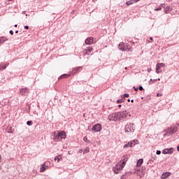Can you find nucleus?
<instances>
[{"label":"nucleus","mask_w":179,"mask_h":179,"mask_svg":"<svg viewBox=\"0 0 179 179\" xmlns=\"http://www.w3.org/2000/svg\"><path fill=\"white\" fill-rule=\"evenodd\" d=\"M85 44L90 45V44H93V37H90L85 40Z\"/></svg>","instance_id":"nucleus-11"},{"label":"nucleus","mask_w":179,"mask_h":179,"mask_svg":"<svg viewBox=\"0 0 179 179\" xmlns=\"http://www.w3.org/2000/svg\"><path fill=\"white\" fill-rule=\"evenodd\" d=\"M92 48H88L87 50H85V52H86V54H87V52H92Z\"/></svg>","instance_id":"nucleus-22"},{"label":"nucleus","mask_w":179,"mask_h":179,"mask_svg":"<svg viewBox=\"0 0 179 179\" xmlns=\"http://www.w3.org/2000/svg\"><path fill=\"white\" fill-rule=\"evenodd\" d=\"M9 65L8 64H6L5 66H0V71H3V69H6V66Z\"/></svg>","instance_id":"nucleus-20"},{"label":"nucleus","mask_w":179,"mask_h":179,"mask_svg":"<svg viewBox=\"0 0 179 179\" xmlns=\"http://www.w3.org/2000/svg\"><path fill=\"white\" fill-rule=\"evenodd\" d=\"M177 150L179 152V145L177 147Z\"/></svg>","instance_id":"nucleus-45"},{"label":"nucleus","mask_w":179,"mask_h":179,"mask_svg":"<svg viewBox=\"0 0 179 179\" xmlns=\"http://www.w3.org/2000/svg\"><path fill=\"white\" fill-rule=\"evenodd\" d=\"M127 101H128V102L131 101V99H128Z\"/></svg>","instance_id":"nucleus-50"},{"label":"nucleus","mask_w":179,"mask_h":179,"mask_svg":"<svg viewBox=\"0 0 179 179\" xmlns=\"http://www.w3.org/2000/svg\"><path fill=\"white\" fill-rule=\"evenodd\" d=\"M118 48L120 51H125V43L124 42L120 43L118 45Z\"/></svg>","instance_id":"nucleus-10"},{"label":"nucleus","mask_w":179,"mask_h":179,"mask_svg":"<svg viewBox=\"0 0 179 179\" xmlns=\"http://www.w3.org/2000/svg\"><path fill=\"white\" fill-rule=\"evenodd\" d=\"M141 0H134V3H136V2H139Z\"/></svg>","instance_id":"nucleus-42"},{"label":"nucleus","mask_w":179,"mask_h":179,"mask_svg":"<svg viewBox=\"0 0 179 179\" xmlns=\"http://www.w3.org/2000/svg\"><path fill=\"white\" fill-rule=\"evenodd\" d=\"M131 142H133L132 146H135V145H137V143H138V140H133L131 141Z\"/></svg>","instance_id":"nucleus-25"},{"label":"nucleus","mask_w":179,"mask_h":179,"mask_svg":"<svg viewBox=\"0 0 179 179\" xmlns=\"http://www.w3.org/2000/svg\"><path fill=\"white\" fill-rule=\"evenodd\" d=\"M118 107H121V105H118Z\"/></svg>","instance_id":"nucleus-53"},{"label":"nucleus","mask_w":179,"mask_h":179,"mask_svg":"<svg viewBox=\"0 0 179 179\" xmlns=\"http://www.w3.org/2000/svg\"><path fill=\"white\" fill-rule=\"evenodd\" d=\"M123 97H129V94H124Z\"/></svg>","instance_id":"nucleus-33"},{"label":"nucleus","mask_w":179,"mask_h":179,"mask_svg":"<svg viewBox=\"0 0 179 179\" xmlns=\"http://www.w3.org/2000/svg\"><path fill=\"white\" fill-rule=\"evenodd\" d=\"M138 89H139V90H143V87L140 86V87H138Z\"/></svg>","instance_id":"nucleus-36"},{"label":"nucleus","mask_w":179,"mask_h":179,"mask_svg":"<svg viewBox=\"0 0 179 179\" xmlns=\"http://www.w3.org/2000/svg\"><path fill=\"white\" fill-rule=\"evenodd\" d=\"M24 29H26L27 30H29V26L27 25L24 26Z\"/></svg>","instance_id":"nucleus-38"},{"label":"nucleus","mask_w":179,"mask_h":179,"mask_svg":"<svg viewBox=\"0 0 179 179\" xmlns=\"http://www.w3.org/2000/svg\"><path fill=\"white\" fill-rule=\"evenodd\" d=\"M1 159H2V157L0 155V160H1Z\"/></svg>","instance_id":"nucleus-52"},{"label":"nucleus","mask_w":179,"mask_h":179,"mask_svg":"<svg viewBox=\"0 0 179 179\" xmlns=\"http://www.w3.org/2000/svg\"><path fill=\"white\" fill-rule=\"evenodd\" d=\"M131 103H134V99H131Z\"/></svg>","instance_id":"nucleus-49"},{"label":"nucleus","mask_w":179,"mask_h":179,"mask_svg":"<svg viewBox=\"0 0 179 179\" xmlns=\"http://www.w3.org/2000/svg\"><path fill=\"white\" fill-rule=\"evenodd\" d=\"M8 1H12V0H8Z\"/></svg>","instance_id":"nucleus-55"},{"label":"nucleus","mask_w":179,"mask_h":179,"mask_svg":"<svg viewBox=\"0 0 179 179\" xmlns=\"http://www.w3.org/2000/svg\"><path fill=\"white\" fill-rule=\"evenodd\" d=\"M142 164H143V159H138L137 161V164H136L137 167H141V166H142Z\"/></svg>","instance_id":"nucleus-14"},{"label":"nucleus","mask_w":179,"mask_h":179,"mask_svg":"<svg viewBox=\"0 0 179 179\" xmlns=\"http://www.w3.org/2000/svg\"><path fill=\"white\" fill-rule=\"evenodd\" d=\"M20 93L22 96H27L29 94V90L27 87L20 90Z\"/></svg>","instance_id":"nucleus-8"},{"label":"nucleus","mask_w":179,"mask_h":179,"mask_svg":"<svg viewBox=\"0 0 179 179\" xmlns=\"http://www.w3.org/2000/svg\"><path fill=\"white\" fill-rule=\"evenodd\" d=\"M117 117L119 118V121H122L124 118H127V117H131V115L128 113V111L124 110L122 112H117Z\"/></svg>","instance_id":"nucleus-2"},{"label":"nucleus","mask_w":179,"mask_h":179,"mask_svg":"<svg viewBox=\"0 0 179 179\" xmlns=\"http://www.w3.org/2000/svg\"><path fill=\"white\" fill-rule=\"evenodd\" d=\"M108 120H109V121H120V119L118 117V113H115L110 114L108 116Z\"/></svg>","instance_id":"nucleus-4"},{"label":"nucleus","mask_w":179,"mask_h":179,"mask_svg":"<svg viewBox=\"0 0 179 179\" xmlns=\"http://www.w3.org/2000/svg\"><path fill=\"white\" fill-rule=\"evenodd\" d=\"M177 131H178V128L177 127H173V129H171L169 130L170 134H176V132H177Z\"/></svg>","instance_id":"nucleus-13"},{"label":"nucleus","mask_w":179,"mask_h":179,"mask_svg":"<svg viewBox=\"0 0 179 179\" xmlns=\"http://www.w3.org/2000/svg\"><path fill=\"white\" fill-rule=\"evenodd\" d=\"M69 74H63L60 77H59V79H62V78H69Z\"/></svg>","instance_id":"nucleus-21"},{"label":"nucleus","mask_w":179,"mask_h":179,"mask_svg":"<svg viewBox=\"0 0 179 179\" xmlns=\"http://www.w3.org/2000/svg\"><path fill=\"white\" fill-rule=\"evenodd\" d=\"M31 124H33L32 121H27V125H29L30 127V125H31Z\"/></svg>","instance_id":"nucleus-31"},{"label":"nucleus","mask_w":179,"mask_h":179,"mask_svg":"<svg viewBox=\"0 0 179 179\" xmlns=\"http://www.w3.org/2000/svg\"><path fill=\"white\" fill-rule=\"evenodd\" d=\"M148 72H149V73H150V69H148Z\"/></svg>","instance_id":"nucleus-48"},{"label":"nucleus","mask_w":179,"mask_h":179,"mask_svg":"<svg viewBox=\"0 0 179 179\" xmlns=\"http://www.w3.org/2000/svg\"><path fill=\"white\" fill-rule=\"evenodd\" d=\"M127 161H128V158L127 157H124L122 159V164H125V163H127Z\"/></svg>","instance_id":"nucleus-28"},{"label":"nucleus","mask_w":179,"mask_h":179,"mask_svg":"<svg viewBox=\"0 0 179 179\" xmlns=\"http://www.w3.org/2000/svg\"><path fill=\"white\" fill-rule=\"evenodd\" d=\"M89 152H90V148H89V147H87L83 153H89Z\"/></svg>","instance_id":"nucleus-24"},{"label":"nucleus","mask_w":179,"mask_h":179,"mask_svg":"<svg viewBox=\"0 0 179 179\" xmlns=\"http://www.w3.org/2000/svg\"><path fill=\"white\" fill-rule=\"evenodd\" d=\"M150 40H151L152 41L151 42L153 43V38L150 37Z\"/></svg>","instance_id":"nucleus-43"},{"label":"nucleus","mask_w":179,"mask_h":179,"mask_svg":"<svg viewBox=\"0 0 179 179\" xmlns=\"http://www.w3.org/2000/svg\"><path fill=\"white\" fill-rule=\"evenodd\" d=\"M66 134L64 131H56L53 134V139L55 141H59V139H66Z\"/></svg>","instance_id":"nucleus-1"},{"label":"nucleus","mask_w":179,"mask_h":179,"mask_svg":"<svg viewBox=\"0 0 179 179\" xmlns=\"http://www.w3.org/2000/svg\"><path fill=\"white\" fill-rule=\"evenodd\" d=\"M83 141L84 142H85L86 143H90V141H89V139H87V136H85L83 138Z\"/></svg>","instance_id":"nucleus-23"},{"label":"nucleus","mask_w":179,"mask_h":179,"mask_svg":"<svg viewBox=\"0 0 179 179\" xmlns=\"http://www.w3.org/2000/svg\"><path fill=\"white\" fill-rule=\"evenodd\" d=\"M19 33V31H15V34H17Z\"/></svg>","instance_id":"nucleus-46"},{"label":"nucleus","mask_w":179,"mask_h":179,"mask_svg":"<svg viewBox=\"0 0 179 179\" xmlns=\"http://www.w3.org/2000/svg\"><path fill=\"white\" fill-rule=\"evenodd\" d=\"M132 3H135V0H130L126 2V4L127 5V6L132 5Z\"/></svg>","instance_id":"nucleus-18"},{"label":"nucleus","mask_w":179,"mask_h":179,"mask_svg":"<svg viewBox=\"0 0 179 179\" xmlns=\"http://www.w3.org/2000/svg\"><path fill=\"white\" fill-rule=\"evenodd\" d=\"M157 80H160V78H158Z\"/></svg>","instance_id":"nucleus-54"},{"label":"nucleus","mask_w":179,"mask_h":179,"mask_svg":"<svg viewBox=\"0 0 179 179\" xmlns=\"http://www.w3.org/2000/svg\"><path fill=\"white\" fill-rule=\"evenodd\" d=\"M169 9V8H166V10H165V13H167V10Z\"/></svg>","instance_id":"nucleus-44"},{"label":"nucleus","mask_w":179,"mask_h":179,"mask_svg":"<svg viewBox=\"0 0 179 179\" xmlns=\"http://www.w3.org/2000/svg\"><path fill=\"white\" fill-rule=\"evenodd\" d=\"M153 160H156L157 157L156 155H155L154 157H152Z\"/></svg>","instance_id":"nucleus-41"},{"label":"nucleus","mask_w":179,"mask_h":179,"mask_svg":"<svg viewBox=\"0 0 179 179\" xmlns=\"http://www.w3.org/2000/svg\"><path fill=\"white\" fill-rule=\"evenodd\" d=\"M10 34H11V36H13V30L10 31Z\"/></svg>","instance_id":"nucleus-37"},{"label":"nucleus","mask_w":179,"mask_h":179,"mask_svg":"<svg viewBox=\"0 0 179 179\" xmlns=\"http://www.w3.org/2000/svg\"><path fill=\"white\" fill-rule=\"evenodd\" d=\"M157 65H159V66L162 68H163V67H164L165 66V64H164V63H158V64H157Z\"/></svg>","instance_id":"nucleus-29"},{"label":"nucleus","mask_w":179,"mask_h":179,"mask_svg":"<svg viewBox=\"0 0 179 179\" xmlns=\"http://www.w3.org/2000/svg\"><path fill=\"white\" fill-rule=\"evenodd\" d=\"M134 89L135 92H138V90H139V88H138V87L135 88V87H134Z\"/></svg>","instance_id":"nucleus-35"},{"label":"nucleus","mask_w":179,"mask_h":179,"mask_svg":"<svg viewBox=\"0 0 179 179\" xmlns=\"http://www.w3.org/2000/svg\"><path fill=\"white\" fill-rule=\"evenodd\" d=\"M122 167H124V166H121V164H120L119 166H117L116 169L118 170V171H119V170H121V169H122Z\"/></svg>","instance_id":"nucleus-30"},{"label":"nucleus","mask_w":179,"mask_h":179,"mask_svg":"<svg viewBox=\"0 0 179 179\" xmlns=\"http://www.w3.org/2000/svg\"><path fill=\"white\" fill-rule=\"evenodd\" d=\"M162 72V67L160 66V64H157L156 66V73H160Z\"/></svg>","instance_id":"nucleus-15"},{"label":"nucleus","mask_w":179,"mask_h":179,"mask_svg":"<svg viewBox=\"0 0 179 179\" xmlns=\"http://www.w3.org/2000/svg\"><path fill=\"white\" fill-rule=\"evenodd\" d=\"M170 176H171V173L170 172H165L164 173H162L161 178L162 179H166V178H169V177H170Z\"/></svg>","instance_id":"nucleus-9"},{"label":"nucleus","mask_w":179,"mask_h":179,"mask_svg":"<svg viewBox=\"0 0 179 179\" xmlns=\"http://www.w3.org/2000/svg\"><path fill=\"white\" fill-rule=\"evenodd\" d=\"M156 155H162V151H160V150H157Z\"/></svg>","instance_id":"nucleus-32"},{"label":"nucleus","mask_w":179,"mask_h":179,"mask_svg":"<svg viewBox=\"0 0 179 179\" xmlns=\"http://www.w3.org/2000/svg\"><path fill=\"white\" fill-rule=\"evenodd\" d=\"M146 171V168L145 166H142L141 169H137L136 171V174L139 176V177L142 178L143 176H145V173Z\"/></svg>","instance_id":"nucleus-5"},{"label":"nucleus","mask_w":179,"mask_h":179,"mask_svg":"<svg viewBox=\"0 0 179 179\" xmlns=\"http://www.w3.org/2000/svg\"><path fill=\"white\" fill-rule=\"evenodd\" d=\"M132 145H134V141H129L123 146V148L127 149V148H132Z\"/></svg>","instance_id":"nucleus-12"},{"label":"nucleus","mask_w":179,"mask_h":179,"mask_svg":"<svg viewBox=\"0 0 179 179\" xmlns=\"http://www.w3.org/2000/svg\"><path fill=\"white\" fill-rule=\"evenodd\" d=\"M159 96H162V94L157 93V97H159Z\"/></svg>","instance_id":"nucleus-40"},{"label":"nucleus","mask_w":179,"mask_h":179,"mask_svg":"<svg viewBox=\"0 0 179 179\" xmlns=\"http://www.w3.org/2000/svg\"><path fill=\"white\" fill-rule=\"evenodd\" d=\"M92 131H94V132H100V131H101V124H94L92 127Z\"/></svg>","instance_id":"nucleus-6"},{"label":"nucleus","mask_w":179,"mask_h":179,"mask_svg":"<svg viewBox=\"0 0 179 179\" xmlns=\"http://www.w3.org/2000/svg\"><path fill=\"white\" fill-rule=\"evenodd\" d=\"M125 132H134L135 129H134V124L127 123L124 127Z\"/></svg>","instance_id":"nucleus-3"},{"label":"nucleus","mask_w":179,"mask_h":179,"mask_svg":"<svg viewBox=\"0 0 179 179\" xmlns=\"http://www.w3.org/2000/svg\"><path fill=\"white\" fill-rule=\"evenodd\" d=\"M43 171H45V166H44V164H42L40 168V172L43 173Z\"/></svg>","instance_id":"nucleus-19"},{"label":"nucleus","mask_w":179,"mask_h":179,"mask_svg":"<svg viewBox=\"0 0 179 179\" xmlns=\"http://www.w3.org/2000/svg\"><path fill=\"white\" fill-rule=\"evenodd\" d=\"M79 69H80V67L76 68V71L78 72L79 71Z\"/></svg>","instance_id":"nucleus-39"},{"label":"nucleus","mask_w":179,"mask_h":179,"mask_svg":"<svg viewBox=\"0 0 179 179\" xmlns=\"http://www.w3.org/2000/svg\"><path fill=\"white\" fill-rule=\"evenodd\" d=\"M126 51H129V49H126Z\"/></svg>","instance_id":"nucleus-51"},{"label":"nucleus","mask_w":179,"mask_h":179,"mask_svg":"<svg viewBox=\"0 0 179 179\" xmlns=\"http://www.w3.org/2000/svg\"><path fill=\"white\" fill-rule=\"evenodd\" d=\"M14 27H17V24H15V25H14Z\"/></svg>","instance_id":"nucleus-47"},{"label":"nucleus","mask_w":179,"mask_h":179,"mask_svg":"<svg viewBox=\"0 0 179 179\" xmlns=\"http://www.w3.org/2000/svg\"><path fill=\"white\" fill-rule=\"evenodd\" d=\"M162 6H164V4H161V6L155 8V10H162Z\"/></svg>","instance_id":"nucleus-26"},{"label":"nucleus","mask_w":179,"mask_h":179,"mask_svg":"<svg viewBox=\"0 0 179 179\" xmlns=\"http://www.w3.org/2000/svg\"><path fill=\"white\" fill-rule=\"evenodd\" d=\"M117 104H121V103H124V99H117Z\"/></svg>","instance_id":"nucleus-27"},{"label":"nucleus","mask_w":179,"mask_h":179,"mask_svg":"<svg viewBox=\"0 0 179 179\" xmlns=\"http://www.w3.org/2000/svg\"><path fill=\"white\" fill-rule=\"evenodd\" d=\"M174 152V149L173 148L164 149L162 151L163 155H171Z\"/></svg>","instance_id":"nucleus-7"},{"label":"nucleus","mask_w":179,"mask_h":179,"mask_svg":"<svg viewBox=\"0 0 179 179\" xmlns=\"http://www.w3.org/2000/svg\"><path fill=\"white\" fill-rule=\"evenodd\" d=\"M114 173H115V174H118V170H117V169H115Z\"/></svg>","instance_id":"nucleus-34"},{"label":"nucleus","mask_w":179,"mask_h":179,"mask_svg":"<svg viewBox=\"0 0 179 179\" xmlns=\"http://www.w3.org/2000/svg\"><path fill=\"white\" fill-rule=\"evenodd\" d=\"M62 159V157L61 156V155L57 156L55 157V161L57 162V163L59 162V161Z\"/></svg>","instance_id":"nucleus-17"},{"label":"nucleus","mask_w":179,"mask_h":179,"mask_svg":"<svg viewBox=\"0 0 179 179\" xmlns=\"http://www.w3.org/2000/svg\"><path fill=\"white\" fill-rule=\"evenodd\" d=\"M5 41H8V38H6L5 36L0 38L1 44H3V43H5Z\"/></svg>","instance_id":"nucleus-16"}]
</instances>
